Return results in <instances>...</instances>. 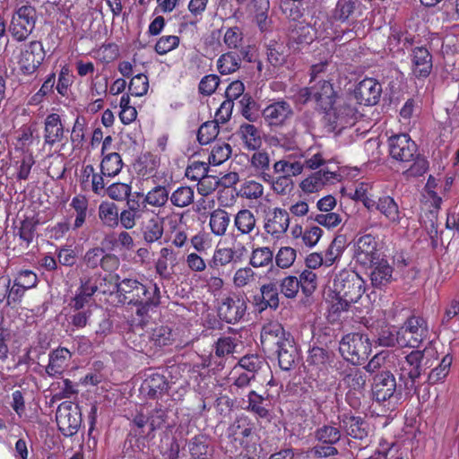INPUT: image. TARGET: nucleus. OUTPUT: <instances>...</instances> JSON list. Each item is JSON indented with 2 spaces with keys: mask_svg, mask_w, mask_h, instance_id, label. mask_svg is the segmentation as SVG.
I'll use <instances>...</instances> for the list:
<instances>
[{
  "mask_svg": "<svg viewBox=\"0 0 459 459\" xmlns=\"http://www.w3.org/2000/svg\"><path fill=\"white\" fill-rule=\"evenodd\" d=\"M391 157L409 168L405 170L407 177H419L429 169V162L418 153V147L409 134L393 135L388 140Z\"/></svg>",
  "mask_w": 459,
  "mask_h": 459,
  "instance_id": "3",
  "label": "nucleus"
},
{
  "mask_svg": "<svg viewBox=\"0 0 459 459\" xmlns=\"http://www.w3.org/2000/svg\"><path fill=\"white\" fill-rule=\"evenodd\" d=\"M366 290L364 280L355 272L342 270L326 291V300L334 312L346 311Z\"/></svg>",
  "mask_w": 459,
  "mask_h": 459,
  "instance_id": "1",
  "label": "nucleus"
},
{
  "mask_svg": "<svg viewBox=\"0 0 459 459\" xmlns=\"http://www.w3.org/2000/svg\"><path fill=\"white\" fill-rule=\"evenodd\" d=\"M338 176L336 172L322 169L304 178L299 187L306 194H313L321 190L326 183L337 179Z\"/></svg>",
  "mask_w": 459,
  "mask_h": 459,
  "instance_id": "24",
  "label": "nucleus"
},
{
  "mask_svg": "<svg viewBox=\"0 0 459 459\" xmlns=\"http://www.w3.org/2000/svg\"><path fill=\"white\" fill-rule=\"evenodd\" d=\"M190 455L196 459H207L212 451L207 437L204 435L195 436L188 442Z\"/></svg>",
  "mask_w": 459,
  "mask_h": 459,
  "instance_id": "40",
  "label": "nucleus"
},
{
  "mask_svg": "<svg viewBox=\"0 0 459 459\" xmlns=\"http://www.w3.org/2000/svg\"><path fill=\"white\" fill-rule=\"evenodd\" d=\"M315 437L320 443L334 445L340 440L341 433L336 427L325 425L316 429Z\"/></svg>",
  "mask_w": 459,
  "mask_h": 459,
  "instance_id": "55",
  "label": "nucleus"
},
{
  "mask_svg": "<svg viewBox=\"0 0 459 459\" xmlns=\"http://www.w3.org/2000/svg\"><path fill=\"white\" fill-rule=\"evenodd\" d=\"M241 59L237 53L227 52L217 60V67L221 74H230L240 67Z\"/></svg>",
  "mask_w": 459,
  "mask_h": 459,
  "instance_id": "45",
  "label": "nucleus"
},
{
  "mask_svg": "<svg viewBox=\"0 0 459 459\" xmlns=\"http://www.w3.org/2000/svg\"><path fill=\"white\" fill-rule=\"evenodd\" d=\"M119 300L123 303L136 305V314L145 315L152 307L160 303V290L156 284L144 285L136 279L126 278L116 282Z\"/></svg>",
  "mask_w": 459,
  "mask_h": 459,
  "instance_id": "2",
  "label": "nucleus"
},
{
  "mask_svg": "<svg viewBox=\"0 0 459 459\" xmlns=\"http://www.w3.org/2000/svg\"><path fill=\"white\" fill-rule=\"evenodd\" d=\"M264 364V359L257 355H247L244 356L237 365L233 372L238 373L242 370L247 373H253L255 377V373L261 368Z\"/></svg>",
  "mask_w": 459,
  "mask_h": 459,
  "instance_id": "53",
  "label": "nucleus"
},
{
  "mask_svg": "<svg viewBox=\"0 0 459 459\" xmlns=\"http://www.w3.org/2000/svg\"><path fill=\"white\" fill-rule=\"evenodd\" d=\"M297 251L291 247H281L275 255V263L279 268L288 269L295 262Z\"/></svg>",
  "mask_w": 459,
  "mask_h": 459,
  "instance_id": "59",
  "label": "nucleus"
},
{
  "mask_svg": "<svg viewBox=\"0 0 459 459\" xmlns=\"http://www.w3.org/2000/svg\"><path fill=\"white\" fill-rule=\"evenodd\" d=\"M290 223V213L285 209L274 207L265 213L263 228L273 241H279L285 236Z\"/></svg>",
  "mask_w": 459,
  "mask_h": 459,
  "instance_id": "8",
  "label": "nucleus"
},
{
  "mask_svg": "<svg viewBox=\"0 0 459 459\" xmlns=\"http://www.w3.org/2000/svg\"><path fill=\"white\" fill-rule=\"evenodd\" d=\"M355 10L353 0H338L334 9L332 11L330 20L332 22H346Z\"/></svg>",
  "mask_w": 459,
  "mask_h": 459,
  "instance_id": "48",
  "label": "nucleus"
},
{
  "mask_svg": "<svg viewBox=\"0 0 459 459\" xmlns=\"http://www.w3.org/2000/svg\"><path fill=\"white\" fill-rule=\"evenodd\" d=\"M262 115L270 126H280L292 117L293 110L289 102L278 100L266 106Z\"/></svg>",
  "mask_w": 459,
  "mask_h": 459,
  "instance_id": "19",
  "label": "nucleus"
},
{
  "mask_svg": "<svg viewBox=\"0 0 459 459\" xmlns=\"http://www.w3.org/2000/svg\"><path fill=\"white\" fill-rule=\"evenodd\" d=\"M99 280H100V276L96 274L91 277H82L80 279V286L70 302V306L74 310L82 309L91 301L92 296L100 288L97 282ZM101 281H105L106 279L102 278Z\"/></svg>",
  "mask_w": 459,
  "mask_h": 459,
  "instance_id": "13",
  "label": "nucleus"
},
{
  "mask_svg": "<svg viewBox=\"0 0 459 459\" xmlns=\"http://www.w3.org/2000/svg\"><path fill=\"white\" fill-rule=\"evenodd\" d=\"M169 388V383L162 374L151 372L146 375L140 391L147 398L158 399L166 394Z\"/></svg>",
  "mask_w": 459,
  "mask_h": 459,
  "instance_id": "21",
  "label": "nucleus"
},
{
  "mask_svg": "<svg viewBox=\"0 0 459 459\" xmlns=\"http://www.w3.org/2000/svg\"><path fill=\"white\" fill-rule=\"evenodd\" d=\"M298 279L299 287L306 295H310L316 290L317 287V276L314 271L305 269Z\"/></svg>",
  "mask_w": 459,
  "mask_h": 459,
  "instance_id": "62",
  "label": "nucleus"
},
{
  "mask_svg": "<svg viewBox=\"0 0 459 459\" xmlns=\"http://www.w3.org/2000/svg\"><path fill=\"white\" fill-rule=\"evenodd\" d=\"M44 143L53 146L64 138V126L58 114L52 113L47 116L44 123Z\"/></svg>",
  "mask_w": 459,
  "mask_h": 459,
  "instance_id": "25",
  "label": "nucleus"
},
{
  "mask_svg": "<svg viewBox=\"0 0 459 459\" xmlns=\"http://www.w3.org/2000/svg\"><path fill=\"white\" fill-rule=\"evenodd\" d=\"M247 249L242 243H236L231 247L216 248L208 265L211 268L218 269L224 267L231 262H239Z\"/></svg>",
  "mask_w": 459,
  "mask_h": 459,
  "instance_id": "18",
  "label": "nucleus"
},
{
  "mask_svg": "<svg viewBox=\"0 0 459 459\" xmlns=\"http://www.w3.org/2000/svg\"><path fill=\"white\" fill-rule=\"evenodd\" d=\"M377 210L390 226H398L403 213L394 197L390 195H382L374 201L373 210Z\"/></svg>",
  "mask_w": 459,
  "mask_h": 459,
  "instance_id": "17",
  "label": "nucleus"
},
{
  "mask_svg": "<svg viewBox=\"0 0 459 459\" xmlns=\"http://www.w3.org/2000/svg\"><path fill=\"white\" fill-rule=\"evenodd\" d=\"M195 192L190 186L178 187L171 195L170 201L177 207H186L194 202Z\"/></svg>",
  "mask_w": 459,
  "mask_h": 459,
  "instance_id": "54",
  "label": "nucleus"
},
{
  "mask_svg": "<svg viewBox=\"0 0 459 459\" xmlns=\"http://www.w3.org/2000/svg\"><path fill=\"white\" fill-rule=\"evenodd\" d=\"M230 223V216L228 212L218 208L210 213L209 227L211 232L216 237H222L226 234Z\"/></svg>",
  "mask_w": 459,
  "mask_h": 459,
  "instance_id": "31",
  "label": "nucleus"
},
{
  "mask_svg": "<svg viewBox=\"0 0 459 459\" xmlns=\"http://www.w3.org/2000/svg\"><path fill=\"white\" fill-rule=\"evenodd\" d=\"M219 134V125L216 121L204 123L197 133V139L201 144H207L216 138Z\"/></svg>",
  "mask_w": 459,
  "mask_h": 459,
  "instance_id": "60",
  "label": "nucleus"
},
{
  "mask_svg": "<svg viewBox=\"0 0 459 459\" xmlns=\"http://www.w3.org/2000/svg\"><path fill=\"white\" fill-rule=\"evenodd\" d=\"M277 352L281 368L290 370L298 359V351L293 340L289 338L277 345Z\"/></svg>",
  "mask_w": 459,
  "mask_h": 459,
  "instance_id": "30",
  "label": "nucleus"
},
{
  "mask_svg": "<svg viewBox=\"0 0 459 459\" xmlns=\"http://www.w3.org/2000/svg\"><path fill=\"white\" fill-rule=\"evenodd\" d=\"M238 134L247 150L255 151L262 144L260 131L251 124H243L238 129Z\"/></svg>",
  "mask_w": 459,
  "mask_h": 459,
  "instance_id": "33",
  "label": "nucleus"
},
{
  "mask_svg": "<svg viewBox=\"0 0 459 459\" xmlns=\"http://www.w3.org/2000/svg\"><path fill=\"white\" fill-rule=\"evenodd\" d=\"M354 198L360 201L368 211H372L374 201L376 200L373 193V185L368 182L358 184L354 192Z\"/></svg>",
  "mask_w": 459,
  "mask_h": 459,
  "instance_id": "50",
  "label": "nucleus"
},
{
  "mask_svg": "<svg viewBox=\"0 0 459 459\" xmlns=\"http://www.w3.org/2000/svg\"><path fill=\"white\" fill-rule=\"evenodd\" d=\"M265 307L276 309L279 307V294L275 283H267L260 287Z\"/></svg>",
  "mask_w": 459,
  "mask_h": 459,
  "instance_id": "64",
  "label": "nucleus"
},
{
  "mask_svg": "<svg viewBox=\"0 0 459 459\" xmlns=\"http://www.w3.org/2000/svg\"><path fill=\"white\" fill-rule=\"evenodd\" d=\"M234 227L241 235H250L257 229L254 212L248 209L239 210L234 216Z\"/></svg>",
  "mask_w": 459,
  "mask_h": 459,
  "instance_id": "32",
  "label": "nucleus"
},
{
  "mask_svg": "<svg viewBox=\"0 0 459 459\" xmlns=\"http://www.w3.org/2000/svg\"><path fill=\"white\" fill-rule=\"evenodd\" d=\"M307 369L309 377L316 382L321 390H329L336 384L333 373V356L326 350L313 347L307 357Z\"/></svg>",
  "mask_w": 459,
  "mask_h": 459,
  "instance_id": "4",
  "label": "nucleus"
},
{
  "mask_svg": "<svg viewBox=\"0 0 459 459\" xmlns=\"http://www.w3.org/2000/svg\"><path fill=\"white\" fill-rule=\"evenodd\" d=\"M353 256L362 266H371L378 259L377 238L372 234L358 237L354 243Z\"/></svg>",
  "mask_w": 459,
  "mask_h": 459,
  "instance_id": "11",
  "label": "nucleus"
},
{
  "mask_svg": "<svg viewBox=\"0 0 459 459\" xmlns=\"http://www.w3.org/2000/svg\"><path fill=\"white\" fill-rule=\"evenodd\" d=\"M393 273V268L389 265L386 261H380L377 263L371 273L370 279L372 285L377 288H382L391 281Z\"/></svg>",
  "mask_w": 459,
  "mask_h": 459,
  "instance_id": "36",
  "label": "nucleus"
},
{
  "mask_svg": "<svg viewBox=\"0 0 459 459\" xmlns=\"http://www.w3.org/2000/svg\"><path fill=\"white\" fill-rule=\"evenodd\" d=\"M163 235V222L158 217L150 219L144 228L143 237L145 241L153 243L161 238Z\"/></svg>",
  "mask_w": 459,
  "mask_h": 459,
  "instance_id": "52",
  "label": "nucleus"
},
{
  "mask_svg": "<svg viewBox=\"0 0 459 459\" xmlns=\"http://www.w3.org/2000/svg\"><path fill=\"white\" fill-rule=\"evenodd\" d=\"M37 21L36 9L30 4L16 8L10 24V32L18 41H24L31 34Z\"/></svg>",
  "mask_w": 459,
  "mask_h": 459,
  "instance_id": "6",
  "label": "nucleus"
},
{
  "mask_svg": "<svg viewBox=\"0 0 459 459\" xmlns=\"http://www.w3.org/2000/svg\"><path fill=\"white\" fill-rule=\"evenodd\" d=\"M411 73L416 78H426L432 70V56L428 48L417 47L411 54Z\"/></svg>",
  "mask_w": 459,
  "mask_h": 459,
  "instance_id": "22",
  "label": "nucleus"
},
{
  "mask_svg": "<svg viewBox=\"0 0 459 459\" xmlns=\"http://www.w3.org/2000/svg\"><path fill=\"white\" fill-rule=\"evenodd\" d=\"M314 100L324 109L331 108L333 104L335 92L332 83L327 81H319L312 85Z\"/></svg>",
  "mask_w": 459,
  "mask_h": 459,
  "instance_id": "27",
  "label": "nucleus"
},
{
  "mask_svg": "<svg viewBox=\"0 0 459 459\" xmlns=\"http://www.w3.org/2000/svg\"><path fill=\"white\" fill-rule=\"evenodd\" d=\"M250 167L262 180H270L271 159L265 150H255L249 158Z\"/></svg>",
  "mask_w": 459,
  "mask_h": 459,
  "instance_id": "28",
  "label": "nucleus"
},
{
  "mask_svg": "<svg viewBox=\"0 0 459 459\" xmlns=\"http://www.w3.org/2000/svg\"><path fill=\"white\" fill-rule=\"evenodd\" d=\"M347 433L353 438L362 439L367 436L365 422L360 417H349L344 420Z\"/></svg>",
  "mask_w": 459,
  "mask_h": 459,
  "instance_id": "58",
  "label": "nucleus"
},
{
  "mask_svg": "<svg viewBox=\"0 0 459 459\" xmlns=\"http://www.w3.org/2000/svg\"><path fill=\"white\" fill-rule=\"evenodd\" d=\"M34 164L35 160L33 154L29 152H23L20 160L14 164L17 180H27Z\"/></svg>",
  "mask_w": 459,
  "mask_h": 459,
  "instance_id": "51",
  "label": "nucleus"
},
{
  "mask_svg": "<svg viewBox=\"0 0 459 459\" xmlns=\"http://www.w3.org/2000/svg\"><path fill=\"white\" fill-rule=\"evenodd\" d=\"M396 380L390 372H382L374 378L372 385L373 398L379 403L390 402L394 397Z\"/></svg>",
  "mask_w": 459,
  "mask_h": 459,
  "instance_id": "15",
  "label": "nucleus"
},
{
  "mask_svg": "<svg viewBox=\"0 0 459 459\" xmlns=\"http://www.w3.org/2000/svg\"><path fill=\"white\" fill-rule=\"evenodd\" d=\"M45 57L43 46L39 41H31L25 46L22 52L19 64L26 74L33 73L42 63Z\"/></svg>",
  "mask_w": 459,
  "mask_h": 459,
  "instance_id": "20",
  "label": "nucleus"
},
{
  "mask_svg": "<svg viewBox=\"0 0 459 459\" xmlns=\"http://www.w3.org/2000/svg\"><path fill=\"white\" fill-rule=\"evenodd\" d=\"M344 250V238L342 236L335 237L328 248L325 252L324 260L325 266L333 265L339 260Z\"/></svg>",
  "mask_w": 459,
  "mask_h": 459,
  "instance_id": "49",
  "label": "nucleus"
},
{
  "mask_svg": "<svg viewBox=\"0 0 459 459\" xmlns=\"http://www.w3.org/2000/svg\"><path fill=\"white\" fill-rule=\"evenodd\" d=\"M290 337L285 336L283 327L279 322L272 321L265 324L261 331V342L268 345H279Z\"/></svg>",
  "mask_w": 459,
  "mask_h": 459,
  "instance_id": "29",
  "label": "nucleus"
},
{
  "mask_svg": "<svg viewBox=\"0 0 459 459\" xmlns=\"http://www.w3.org/2000/svg\"><path fill=\"white\" fill-rule=\"evenodd\" d=\"M287 56L286 47L282 44L275 42L268 46L267 57L273 65L277 66L285 63Z\"/></svg>",
  "mask_w": 459,
  "mask_h": 459,
  "instance_id": "63",
  "label": "nucleus"
},
{
  "mask_svg": "<svg viewBox=\"0 0 459 459\" xmlns=\"http://www.w3.org/2000/svg\"><path fill=\"white\" fill-rule=\"evenodd\" d=\"M273 252L269 247H259L252 250L249 264L255 268L273 266ZM272 273L276 271L272 267Z\"/></svg>",
  "mask_w": 459,
  "mask_h": 459,
  "instance_id": "38",
  "label": "nucleus"
},
{
  "mask_svg": "<svg viewBox=\"0 0 459 459\" xmlns=\"http://www.w3.org/2000/svg\"><path fill=\"white\" fill-rule=\"evenodd\" d=\"M72 353L64 347H59L51 351L48 356V364L46 367V372L49 377H59L68 368Z\"/></svg>",
  "mask_w": 459,
  "mask_h": 459,
  "instance_id": "23",
  "label": "nucleus"
},
{
  "mask_svg": "<svg viewBox=\"0 0 459 459\" xmlns=\"http://www.w3.org/2000/svg\"><path fill=\"white\" fill-rule=\"evenodd\" d=\"M424 357V351H412L409 354L401 358L396 366V372L399 379L404 383L405 388L415 389V382L422 373L421 362Z\"/></svg>",
  "mask_w": 459,
  "mask_h": 459,
  "instance_id": "7",
  "label": "nucleus"
},
{
  "mask_svg": "<svg viewBox=\"0 0 459 459\" xmlns=\"http://www.w3.org/2000/svg\"><path fill=\"white\" fill-rule=\"evenodd\" d=\"M169 200V191L165 186H157L147 192L143 197V207L150 205L153 208L163 207Z\"/></svg>",
  "mask_w": 459,
  "mask_h": 459,
  "instance_id": "42",
  "label": "nucleus"
},
{
  "mask_svg": "<svg viewBox=\"0 0 459 459\" xmlns=\"http://www.w3.org/2000/svg\"><path fill=\"white\" fill-rule=\"evenodd\" d=\"M209 0H189L187 10L189 14L184 16V22L180 23L179 30L182 31L188 25L196 26L199 23L207 10Z\"/></svg>",
  "mask_w": 459,
  "mask_h": 459,
  "instance_id": "26",
  "label": "nucleus"
},
{
  "mask_svg": "<svg viewBox=\"0 0 459 459\" xmlns=\"http://www.w3.org/2000/svg\"><path fill=\"white\" fill-rule=\"evenodd\" d=\"M342 356L352 364H360L371 352V343L368 335L351 333L344 335L340 342Z\"/></svg>",
  "mask_w": 459,
  "mask_h": 459,
  "instance_id": "5",
  "label": "nucleus"
},
{
  "mask_svg": "<svg viewBox=\"0 0 459 459\" xmlns=\"http://www.w3.org/2000/svg\"><path fill=\"white\" fill-rule=\"evenodd\" d=\"M247 304L244 298L237 295L227 297L218 308L220 317L230 324L238 322L245 315Z\"/></svg>",
  "mask_w": 459,
  "mask_h": 459,
  "instance_id": "14",
  "label": "nucleus"
},
{
  "mask_svg": "<svg viewBox=\"0 0 459 459\" xmlns=\"http://www.w3.org/2000/svg\"><path fill=\"white\" fill-rule=\"evenodd\" d=\"M257 274L249 266L236 270L232 277V283L237 289L253 288L256 286Z\"/></svg>",
  "mask_w": 459,
  "mask_h": 459,
  "instance_id": "37",
  "label": "nucleus"
},
{
  "mask_svg": "<svg viewBox=\"0 0 459 459\" xmlns=\"http://www.w3.org/2000/svg\"><path fill=\"white\" fill-rule=\"evenodd\" d=\"M400 329L401 347H418L429 335L427 322L420 316H411Z\"/></svg>",
  "mask_w": 459,
  "mask_h": 459,
  "instance_id": "10",
  "label": "nucleus"
},
{
  "mask_svg": "<svg viewBox=\"0 0 459 459\" xmlns=\"http://www.w3.org/2000/svg\"><path fill=\"white\" fill-rule=\"evenodd\" d=\"M382 92L381 84L373 78L360 81L354 90V99L361 105H376Z\"/></svg>",
  "mask_w": 459,
  "mask_h": 459,
  "instance_id": "16",
  "label": "nucleus"
},
{
  "mask_svg": "<svg viewBox=\"0 0 459 459\" xmlns=\"http://www.w3.org/2000/svg\"><path fill=\"white\" fill-rule=\"evenodd\" d=\"M299 156L304 159V161H301L303 169H317L326 161L323 152L318 147L308 148L301 152Z\"/></svg>",
  "mask_w": 459,
  "mask_h": 459,
  "instance_id": "43",
  "label": "nucleus"
},
{
  "mask_svg": "<svg viewBox=\"0 0 459 459\" xmlns=\"http://www.w3.org/2000/svg\"><path fill=\"white\" fill-rule=\"evenodd\" d=\"M113 260V256L106 255L101 247H93L89 249L83 256V264L91 269H95L100 265L107 270V263Z\"/></svg>",
  "mask_w": 459,
  "mask_h": 459,
  "instance_id": "39",
  "label": "nucleus"
},
{
  "mask_svg": "<svg viewBox=\"0 0 459 459\" xmlns=\"http://www.w3.org/2000/svg\"><path fill=\"white\" fill-rule=\"evenodd\" d=\"M269 407L270 402L267 397H264L255 391L249 392L246 410L260 418H267L269 416Z\"/></svg>",
  "mask_w": 459,
  "mask_h": 459,
  "instance_id": "34",
  "label": "nucleus"
},
{
  "mask_svg": "<svg viewBox=\"0 0 459 459\" xmlns=\"http://www.w3.org/2000/svg\"><path fill=\"white\" fill-rule=\"evenodd\" d=\"M453 361V358L451 355H446L440 364L431 370L429 375V382L431 385H435L442 380H444L449 373L450 367Z\"/></svg>",
  "mask_w": 459,
  "mask_h": 459,
  "instance_id": "56",
  "label": "nucleus"
},
{
  "mask_svg": "<svg viewBox=\"0 0 459 459\" xmlns=\"http://www.w3.org/2000/svg\"><path fill=\"white\" fill-rule=\"evenodd\" d=\"M231 146L227 143H215L208 157L210 165L218 166L225 162L231 155Z\"/></svg>",
  "mask_w": 459,
  "mask_h": 459,
  "instance_id": "47",
  "label": "nucleus"
},
{
  "mask_svg": "<svg viewBox=\"0 0 459 459\" xmlns=\"http://www.w3.org/2000/svg\"><path fill=\"white\" fill-rule=\"evenodd\" d=\"M252 6L257 26L262 31L266 30L270 23L268 21L269 0H253Z\"/></svg>",
  "mask_w": 459,
  "mask_h": 459,
  "instance_id": "46",
  "label": "nucleus"
},
{
  "mask_svg": "<svg viewBox=\"0 0 459 459\" xmlns=\"http://www.w3.org/2000/svg\"><path fill=\"white\" fill-rule=\"evenodd\" d=\"M333 115L332 123L334 125V129L338 130L353 126L360 117L352 99L339 101L333 108Z\"/></svg>",
  "mask_w": 459,
  "mask_h": 459,
  "instance_id": "12",
  "label": "nucleus"
},
{
  "mask_svg": "<svg viewBox=\"0 0 459 459\" xmlns=\"http://www.w3.org/2000/svg\"><path fill=\"white\" fill-rule=\"evenodd\" d=\"M273 171L282 177H297L303 172V165L300 160H291V156L281 159L273 163Z\"/></svg>",
  "mask_w": 459,
  "mask_h": 459,
  "instance_id": "35",
  "label": "nucleus"
},
{
  "mask_svg": "<svg viewBox=\"0 0 459 459\" xmlns=\"http://www.w3.org/2000/svg\"><path fill=\"white\" fill-rule=\"evenodd\" d=\"M123 168V161L117 152H111L103 156L100 163L101 174L105 177L117 176Z\"/></svg>",
  "mask_w": 459,
  "mask_h": 459,
  "instance_id": "41",
  "label": "nucleus"
},
{
  "mask_svg": "<svg viewBox=\"0 0 459 459\" xmlns=\"http://www.w3.org/2000/svg\"><path fill=\"white\" fill-rule=\"evenodd\" d=\"M118 209L117 204L102 202L99 206V218L105 226L115 228L118 225Z\"/></svg>",
  "mask_w": 459,
  "mask_h": 459,
  "instance_id": "44",
  "label": "nucleus"
},
{
  "mask_svg": "<svg viewBox=\"0 0 459 459\" xmlns=\"http://www.w3.org/2000/svg\"><path fill=\"white\" fill-rule=\"evenodd\" d=\"M174 333L169 326L160 325L152 330L151 340L156 346H168L174 341Z\"/></svg>",
  "mask_w": 459,
  "mask_h": 459,
  "instance_id": "57",
  "label": "nucleus"
},
{
  "mask_svg": "<svg viewBox=\"0 0 459 459\" xmlns=\"http://www.w3.org/2000/svg\"><path fill=\"white\" fill-rule=\"evenodd\" d=\"M263 181L270 184L273 191L277 195H287L291 191L293 187L291 178H289V177H282L281 175L277 178H274L270 174V180Z\"/></svg>",
  "mask_w": 459,
  "mask_h": 459,
  "instance_id": "61",
  "label": "nucleus"
},
{
  "mask_svg": "<svg viewBox=\"0 0 459 459\" xmlns=\"http://www.w3.org/2000/svg\"><path fill=\"white\" fill-rule=\"evenodd\" d=\"M56 420L59 430L65 437L76 434L81 427V411L77 405L71 402H64L59 404L56 413Z\"/></svg>",
  "mask_w": 459,
  "mask_h": 459,
  "instance_id": "9",
  "label": "nucleus"
}]
</instances>
